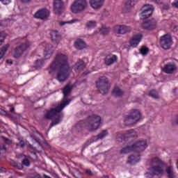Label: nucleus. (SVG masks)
I'll list each match as a JSON object with an SVG mask.
<instances>
[{
    "mask_svg": "<svg viewBox=\"0 0 178 178\" xmlns=\"http://www.w3.org/2000/svg\"><path fill=\"white\" fill-rule=\"evenodd\" d=\"M74 46L79 51H81V49L87 48V44H86V42H84L83 39H77L74 42Z\"/></svg>",
    "mask_w": 178,
    "mask_h": 178,
    "instance_id": "obj_22",
    "label": "nucleus"
},
{
    "mask_svg": "<svg viewBox=\"0 0 178 178\" xmlns=\"http://www.w3.org/2000/svg\"><path fill=\"white\" fill-rule=\"evenodd\" d=\"M90 72H83V76L84 77V76H87V74H89Z\"/></svg>",
    "mask_w": 178,
    "mask_h": 178,
    "instance_id": "obj_55",
    "label": "nucleus"
},
{
    "mask_svg": "<svg viewBox=\"0 0 178 178\" xmlns=\"http://www.w3.org/2000/svg\"><path fill=\"white\" fill-rule=\"evenodd\" d=\"M55 70H58L56 79L60 83H63L69 79L70 73L73 72V68L69 64L67 55L62 53L56 54L54 60L47 68L49 74H52Z\"/></svg>",
    "mask_w": 178,
    "mask_h": 178,
    "instance_id": "obj_1",
    "label": "nucleus"
},
{
    "mask_svg": "<svg viewBox=\"0 0 178 178\" xmlns=\"http://www.w3.org/2000/svg\"><path fill=\"white\" fill-rule=\"evenodd\" d=\"M5 38H6V33H5V32H0V45L3 44Z\"/></svg>",
    "mask_w": 178,
    "mask_h": 178,
    "instance_id": "obj_38",
    "label": "nucleus"
},
{
    "mask_svg": "<svg viewBox=\"0 0 178 178\" xmlns=\"http://www.w3.org/2000/svg\"><path fill=\"white\" fill-rule=\"evenodd\" d=\"M177 70V67L176 66V64L173 63H169L164 65L162 71L163 73H166V74H173Z\"/></svg>",
    "mask_w": 178,
    "mask_h": 178,
    "instance_id": "obj_17",
    "label": "nucleus"
},
{
    "mask_svg": "<svg viewBox=\"0 0 178 178\" xmlns=\"http://www.w3.org/2000/svg\"><path fill=\"white\" fill-rule=\"evenodd\" d=\"M3 5H8V3H10V0H0Z\"/></svg>",
    "mask_w": 178,
    "mask_h": 178,
    "instance_id": "obj_44",
    "label": "nucleus"
},
{
    "mask_svg": "<svg viewBox=\"0 0 178 178\" xmlns=\"http://www.w3.org/2000/svg\"><path fill=\"white\" fill-rule=\"evenodd\" d=\"M97 87L102 95H106L107 92L111 90V83H109V80L108 78L105 76H101L99 79V81L97 82Z\"/></svg>",
    "mask_w": 178,
    "mask_h": 178,
    "instance_id": "obj_7",
    "label": "nucleus"
},
{
    "mask_svg": "<svg viewBox=\"0 0 178 178\" xmlns=\"http://www.w3.org/2000/svg\"><path fill=\"white\" fill-rule=\"evenodd\" d=\"M97 26V22L95 21H89L86 24V27L88 29H94V27Z\"/></svg>",
    "mask_w": 178,
    "mask_h": 178,
    "instance_id": "obj_35",
    "label": "nucleus"
},
{
    "mask_svg": "<svg viewBox=\"0 0 178 178\" xmlns=\"http://www.w3.org/2000/svg\"><path fill=\"white\" fill-rule=\"evenodd\" d=\"M86 67V63L83 60H79L74 65V70L76 73H80L82 70H84Z\"/></svg>",
    "mask_w": 178,
    "mask_h": 178,
    "instance_id": "obj_21",
    "label": "nucleus"
},
{
    "mask_svg": "<svg viewBox=\"0 0 178 178\" xmlns=\"http://www.w3.org/2000/svg\"><path fill=\"white\" fill-rule=\"evenodd\" d=\"M171 5L173 6V8L178 9V0H175V1L171 3Z\"/></svg>",
    "mask_w": 178,
    "mask_h": 178,
    "instance_id": "obj_42",
    "label": "nucleus"
},
{
    "mask_svg": "<svg viewBox=\"0 0 178 178\" xmlns=\"http://www.w3.org/2000/svg\"><path fill=\"white\" fill-rule=\"evenodd\" d=\"M10 112H11V113H15V108L11 107L10 110Z\"/></svg>",
    "mask_w": 178,
    "mask_h": 178,
    "instance_id": "obj_54",
    "label": "nucleus"
},
{
    "mask_svg": "<svg viewBox=\"0 0 178 178\" xmlns=\"http://www.w3.org/2000/svg\"><path fill=\"white\" fill-rule=\"evenodd\" d=\"M116 62H118V56L116 55L108 54L104 58V63L106 66H111Z\"/></svg>",
    "mask_w": 178,
    "mask_h": 178,
    "instance_id": "obj_19",
    "label": "nucleus"
},
{
    "mask_svg": "<svg viewBox=\"0 0 178 178\" xmlns=\"http://www.w3.org/2000/svg\"><path fill=\"white\" fill-rule=\"evenodd\" d=\"M89 3L93 9H101L105 3V0H89Z\"/></svg>",
    "mask_w": 178,
    "mask_h": 178,
    "instance_id": "obj_20",
    "label": "nucleus"
},
{
    "mask_svg": "<svg viewBox=\"0 0 178 178\" xmlns=\"http://www.w3.org/2000/svg\"><path fill=\"white\" fill-rule=\"evenodd\" d=\"M101 126V117L97 115H89L85 121L79 122L75 127L80 131L83 127H85L88 131H95Z\"/></svg>",
    "mask_w": 178,
    "mask_h": 178,
    "instance_id": "obj_3",
    "label": "nucleus"
},
{
    "mask_svg": "<svg viewBox=\"0 0 178 178\" xmlns=\"http://www.w3.org/2000/svg\"><path fill=\"white\" fill-rule=\"evenodd\" d=\"M160 165H163L165 163L159 159V157H154L150 160V166H152L149 169V172L147 175L151 176V177H154L156 176L157 177H162L163 176V168L159 166Z\"/></svg>",
    "mask_w": 178,
    "mask_h": 178,
    "instance_id": "obj_4",
    "label": "nucleus"
},
{
    "mask_svg": "<svg viewBox=\"0 0 178 178\" xmlns=\"http://www.w3.org/2000/svg\"><path fill=\"white\" fill-rule=\"evenodd\" d=\"M49 11L47 8H42L38 10L35 14L36 19H40L41 20H45L49 17Z\"/></svg>",
    "mask_w": 178,
    "mask_h": 178,
    "instance_id": "obj_15",
    "label": "nucleus"
},
{
    "mask_svg": "<svg viewBox=\"0 0 178 178\" xmlns=\"http://www.w3.org/2000/svg\"><path fill=\"white\" fill-rule=\"evenodd\" d=\"M165 172L168 178L175 177V168L172 166L166 167Z\"/></svg>",
    "mask_w": 178,
    "mask_h": 178,
    "instance_id": "obj_27",
    "label": "nucleus"
},
{
    "mask_svg": "<svg viewBox=\"0 0 178 178\" xmlns=\"http://www.w3.org/2000/svg\"><path fill=\"white\" fill-rule=\"evenodd\" d=\"M142 29L148 30L149 31H154L158 29V21L154 18L145 21L141 24Z\"/></svg>",
    "mask_w": 178,
    "mask_h": 178,
    "instance_id": "obj_11",
    "label": "nucleus"
},
{
    "mask_svg": "<svg viewBox=\"0 0 178 178\" xmlns=\"http://www.w3.org/2000/svg\"><path fill=\"white\" fill-rule=\"evenodd\" d=\"M53 3L54 13L60 16L65 11V3L62 0H54Z\"/></svg>",
    "mask_w": 178,
    "mask_h": 178,
    "instance_id": "obj_13",
    "label": "nucleus"
},
{
    "mask_svg": "<svg viewBox=\"0 0 178 178\" xmlns=\"http://www.w3.org/2000/svg\"><path fill=\"white\" fill-rule=\"evenodd\" d=\"M132 31L133 28H131V26L124 24L116 25L113 27V31L115 33V34H122V35L131 33Z\"/></svg>",
    "mask_w": 178,
    "mask_h": 178,
    "instance_id": "obj_12",
    "label": "nucleus"
},
{
    "mask_svg": "<svg viewBox=\"0 0 178 178\" xmlns=\"http://www.w3.org/2000/svg\"><path fill=\"white\" fill-rule=\"evenodd\" d=\"M108 134V130H102L98 135L92 137L93 141H98V140H102L105 138Z\"/></svg>",
    "mask_w": 178,
    "mask_h": 178,
    "instance_id": "obj_23",
    "label": "nucleus"
},
{
    "mask_svg": "<svg viewBox=\"0 0 178 178\" xmlns=\"http://www.w3.org/2000/svg\"><path fill=\"white\" fill-rule=\"evenodd\" d=\"M172 30L173 33H177V31H178V26L172 27Z\"/></svg>",
    "mask_w": 178,
    "mask_h": 178,
    "instance_id": "obj_47",
    "label": "nucleus"
},
{
    "mask_svg": "<svg viewBox=\"0 0 178 178\" xmlns=\"http://www.w3.org/2000/svg\"><path fill=\"white\" fill-rule=\"evenodd\" d=\"M110 31H111V28L106 27V26H102L99 29V33L102 35H108V34H109Z\"/></svg>",
    "mask_w": 178,
    "mask_h": 178,
    "instance_id": "obj_30",
    "label": "nucleus"
},
{
    "mask_svg": "<svg viewBox=\"0 0 178 178\" xmlns=\"http://www.w3.org/2000/svg\"><path fill=\"white\" fill-rule=\"evenodd\" d=\"M42 66H44V60H36L35 67L36 69H41Z\"/></svg>",
    "mask_w": 178,
    "mask_h": 178,
    "instance_id": "obj_37",
    "label": "nucleus"
},
{
    "mask_svg": "<svg viewBox=\"0 0 178 178\" xmlns=\"http://www.w3.org/2000/svg\"><path fill=\"white\" fill-rule=\"evenodd\" d=\"M51 37L52 41H56V42L60 41V33H59L58 31H51Z\"/></svg>",
    "mask_w": 178,
    "mask_h": 178,
    "instance_id": "obj_25",
    "label": "nucleus"
},
{
    "mask_svg": "<svg viewBox=\"0 0 178 178\" xmlns=\"http://www.w3.org/2000/svg\"><path fill=\"white\" fill-rule=\"evenodd\" d=\"M76 22H77V19H72L69 22H60L59 24L60 26H65V24H72L73 23H76Z\"/></svg>",
    "mask_w": 178,
    "mask_h": 178,
    "instance_id": "obj_40",
    "label": "nucleus"
},
{
    "mask_svg": "<svg viewBox=\"0 0 178 178\" xmlns=\"http://www.w3.org/2000/svg\"><path fill=\"white\" fill-rule=\"evenodd\" d=\"M140 54L143 56L147 55L148 53L149 52V49L148 47L143 46L140 49Z\"/></svg>",
    "mask_w": 178,
    "mask_h": 178,
    "instance_id": "obj_36",
    "label": "nucleus"
},
{
    "mask_svg": "<svg viewBox=\"0 0 178 178\" xmlns=\"http://www.w3.org/2000/svg\"><path fill=\"white\" fill-rule=\"evenodd\" d=\"M0 115H6V112L2 108H0Z\"/></svg>",
    "mask_w": 178,
    "mask_h": 178,
    "instance_id": "obj_48",
    "label": "nucleus"
},
{
    "mask_svg": "<svg viewBox=\"0 0 178 178\" xmlns=\"http://www.w3.org/2000/svg\"><path fill=\"white\" fill-rule=\"evenodd\" d=\"M162 0H151L152 2H154L155 3H161Z\"/></svg>",
    "mask_w": 178,
    "mask_h": 178,
    "instance_id": "obj_50",
    "label": "nucleus"
},
{
    "mask_svg": "<svg viewBox=\"0 0 178 178\" xmlns=\"http://www.w3.org/2000/svg\"><path fill=\"white\" fill-rule=\"evenodd\" d=\"M140 161V155H131L128 157L127 163H130V165H136V163Z\"/></svg>",
    "mask_w": 178,
    "mask_h": 178,
    "instance_id": "obj_24",
    "label": "nucleus"
},
{
    "mask_svg": "<svg viewBox=\"0 0 178 178\" xmlns=\"http://www.w3.org/2000/svg\"><path fill=\"white\" fill-rule=\"evenodd\" d=\"M73 176L76 178H83V173L80 172L79 170H77Z\"/></svg>",
    "mask_w": 178,
    "mask_h": 178,
    "instance_id": "obj_41",
    "label": "nucleus"
},
{
    "mask_svg": "<svg viewBox=\"0 0 178 178\" xmlns=\"http://www.w3.org/2000/svg\"><path fill=\"white\" fill-rule=\"evenodd\" d=\"M3 139L4 140V141H6V143H7L8 144H10L12 142L10 141V140H9L8 138H5L3 137Z\"/></svg>",
    "mask_w": 178,
    "mask_h": 178,
    "instance_id": "obj_46",
    "label": "nucleus"
},
{
    "mask_svg": "<svg viewBox=\"0 0 178 178\" xmlns=\"http://www.w3.org/2000/svg\"><path fill=\"white\" fill-rule=\"evenodd\" d=\"M9 48H10V44L8 43L0 49V60L3 58V56H5V54L8 52V49H9Z\"/></svg>",
    "mask_w": 178,
    "mask_h": 178,
    "instance_id": "obj_28",
    "label": "nucleus"
},
{
    "mask_svg": "<svg viewBox=\"0 0 178 178\" xmlns=\"http://www.w3.org/2000/svg\"><path fill=\"white\" fill-rule=\"evenodd\" d=\"M12 165L14 167V168H16L17 169H19V170H23L24 168L23 167V165H22V163H17L15 161H13L11 163Z\"/></svg>",
    "mask_w": 178,
    "mask_h": 178,
    "instance_id": "obj_33",
    "label": "nucleus"
},
{
    "mask_svg": "<svg viewBox=\"0 0 178 178\" xmlns=\"http://www.w3.org/2000/svg\"><path fill=\"white\" fill-rule=\"evenodd\" d=\"M72 92V86L70 84H67L63 90V100L60 103V105L57 106L54 108H51L49 111H48L44 115V119H47V120H51V119H54L50 124L51 127H54V126H56V124H59L60 122H62V118H63V114L60 112L63 110V108L70 104V100H67V97H69V94Z\"/></svg>",
    "mask_w": 178,
    "mask_h": 178,
    "instance_id": "obj_2",
    "label": "nucleus"
},
{
    "mask_svg": "<svg viewBox=\"0 0 178 178\" xmlns=\"http://www.w3.org/2000/svg\"><path fill=\"white\" fill-rule=\"evenodd\" d=\"M143 12L141 13V16L143 17V19H147L149 17L154 13V6L149 4H145L142 8Z\"/></svg>",
    "mask_w": 178,
    "mask_h": 178,
    "instance_id": "obj_14",
    "label": "nucleus"
},
{
    "mask_svg": "<svg viewBox=\"0 0 178 178\" xmlns=\"http://www.w3.org/2000/svg\"><path fill=\"white\" fill-rule=\"evenodd\" d=\"M34 141H35L36 143H38V140H37V138H33Z\"/></svg>",
    "mask_w": 178,
    "mask_h": 178,
    "instance_id": "obj_57",
    "label": "nucleus"
},
{
    "mask_svg": "<svg viewBox=\"0 0 178 178\" xmlns=\"http://www.w3.org/2000/svg\"><path fill=\"white\" fill-rule=\"evenodd\" d=\"M130 151H133V149H131V146H127V147L122 148L120 151V154H129V152H130Z\"/></svg>",
    "mask_w": 178,
    "mask_h": 178,
    "instance_id": "obj_32",
    "label": "nucleus"
},
{
    "mask_svg": "<svg viewBox=\"0 0 178 178\" xmlns=\"http://www.w3.org/2000/svg\"><path fill=\"white\" fill-rule=\"evenodd\" d=\"M35 178H44L41 176V175L38 174V173H36L35 174Z\"/></svg>",
    "mask_w": 178,
    "mask_h": 178,
    "instance_id": "obj_51",
    "label": "nucleus"
},
{
    "mask_svg": "<svg viewBox=\"0 0 178 178\" xmlns=\"http://www.w3.org/2000/svg\"><path fill=\"white\" fill-rule=\"evenodd\" d=\"M141 119V113L138 110H132L131 113L124 117V125L131 126L138 123Z\"/></svg>",
    "mask_w": 178,
    "mask_h": 178,
    "instance_id": "obj_5",
    "label": "nucleus"
},
{
    "mask_svg": "<svg viewBox=\"0 0 178 178\" xmlns=\"http://www.w3.org/2000/svg\"><path fill=\"white\" fill-rule=\"evenodd\" d=\"M152 98H154V99H158L159 98V95H158V92H156L155 90H152L149 92V95Z\"/></svg>",
    "mask_w": 178,
    "mask_h": 178,
    "instance_id": "obj_34",
    "label": "nucleus"
},
{
    "mask_svg": "<svg viewBox=\"0 0 178 178\" xmlns=\"http://www.w3.org/2000/svg\"><path fill=\"white\" fill-rule=\"evenodd\" d=\"M142 39H143V34L138 33V34L134 35L129 40V45H131L132 48H137V47H138V44L141 42Z\"/></svg>",
    "mask_w": 178,
    "mask_h": 178,
    "instance_id": "obj_16",
    "label": "nucleus"
},
{
    "mask_svg": "<svg viewBox=\"0 0 178 178\" xmlns=\"http://www.w3.org/2000/svg\"><path fill=\"white\" fill-rule=\"evenodd\" d=\"M23 3H29V2H31V0H21Z\"/></svg>",
    "mask_w": 178,
    "mask_h": 178,
    "instance_id": "obj_52",
    "label": "nucleus"
},
{
    "mask_svg": "<svg viewBox=\"0 0 178 178\" xmlns=\"http://www.w3.org/2000/svg\"><path fill=\"white\" fill-rule=\"evenodd\" d=\"M173 44V39L169 34H165L160 38V45L163 49H170Z\"/></svg>",
    "mask_w": 178,
    "mask_h": 178,
    "instance_id": "obj_9",
    "label": "nucleus"
},
{
    "mask_svg": "<svg viewBox=\"0 0 178 178\" xmlns=\"http://www.w3.org/2000/svg\"><path fill=\"white\" fill-rule=\"evenodd\" d=\"M87 0H75L71 6L72 13H81L87 8Z\"/></svg>",
    "mask_w": 178,
    "mask_h": 178,
    "instance_id": "obj_8",
    "label": "nucleus"
},
{
    "mask_svg": "<svg viewBox=\"0 0 178 178\" xmlns=\"http://www.w3.org/2000/svg\"><path fill=\"white\" fill-rule=\"evenodd\" d=\"M6 63H10V65H13V62L10 60H6Z\"/></svg>",
    "mask_w": 178,
    "mask_h": 178,
    "instance_id": "obj_53",
    "label": "nucleus"
},
{
    "mask_svg": "<svg viewBox=\"0 0 178 178\" xmlns=\"http://www.w3.org/2000/svg\"><path fill=\"white\" fill-rule=\"evenodd\" d=\"M134 2H136V0H127L125 2V8L130 9V8L134 6Z\"/></svg>",
    "mask_w": 178,
    "mask_h": 178,
    "instance_id": "obj_31",
    "label": "nucleus"
},
{
    "mask_svg": "<svg viewBox=\"0 0 178 178\" xmlns=\"http://www.w3.org/2000/svg\"><path fill=\"white\" fill-rule=\"evenodd\" d=\"M31 46V43H30V42H26L24 43L20 44L12 50V56L15 59H19V58H22L26 51H27Z\"/></svg>",
    "mask_w": 178,
    "mask_h": 178,
    "instance_id": "obj_6",
    "label": "nucleus"
},
{
    "mask_svg": "<svg viewBox=\"0 0 178 178\" xmlns=\"http://www.w3.org/2000/svg\"><path fill=\"white\" fill-rule=\"evenodd\" d=\"M102 178H109V177L108 175H104Z\"/></svg>",
    "mask_w": 178,
    "mask_h": 178,
    "instance_id": "obj_56",
    "label": "nucleus"
},
{
    "mask_svg": "<svg viewBox=\"0 0 178 178\" xmlns=\"http://www.w3.org/2000/svg\"><path fill=\"white\" fill-rule=\"evenodd\" d=\"M172 124L174 126H178V117H176L172 120Z\"/></svg>",
    "mask_w": 178,
    "mask_h": 178,
    "instance_id": "obj_43",
    "label": "nucleus"
},
{
    "mask_svg": "<svg viewBox=\"0 0 178 178\" xmlns=\"http://www.w3.org/2000/svg\"><path fill=\"white\" fill-rule=\"evenodd\" d=\"M21 156H24V158H26V156L24 154H21Z\"/></svg>",
    "mask_w": 178,
    "mask_h": 178,
    "instance_id": "obj_58",
    "label": "nucleus"
},
{
    "mask_svg": "<svg viewBox=\"0 0 178 178\" xmlns=\"http://www.w3.org/2000/svg\"><path fill=\"white\" fill-rule=\"evenodd\" d=\"M19 145H20V147H22V148H23V147H24V145H25L24 141L21 140L19 142Z\"/></svg>",
    "mask_w": 178,
    "mask_h": 178,
    "instance_id": "obj_49",
    "label": "nucleus"
},
{
    "mask_svg": "<svg viewBox=\"0 0 178 178\" xmlns=\"http://www.w3.org/2000/svg\"><path fill=\"white\" fill-rule=\"evenodd\" d=\"M86 173L88 174V176H92V172L90 170H86Z\"/></svg>",
    "mask_w": 178,
    "mask_h": 178,
    "instance_id": "obj_45",
    "label": "nucleus"
},
{
    "mask_svg": "<svg viewBox=\"0 0 178 178\" xmlns=\"http://www.w3.org/2000/svg\"><path fill=\"white\" fill-rule=\"evenodd\" d=\"M112 94L115 98H119V97H122L123 94H124V92H123L119 87H115L113 90Z\"/></svg>",
    "mask_w": 178,
    "mask_h": 178,
    "instance_id": "obj_26",
    "label": "nucleus"
},
{
    "mask_svg": "<svg viewBox=\"0 0 178 178\" xmlns=\"http://www.w3.org/2000/svg\"><path fill=\"white\" fill-rule=\"evenodd\" d=\"M147 147L148 143H147V140L142 139L134 143L131 145V149L136 152H143V151H145V149H147Z\"/></svg>",
    "mask_w": 178,
    "mask_h": 178,
    "instance_id": "obj_10",
    "label": "nucleus"
},
{
    "mask_svg": "<svg viewBox=\"0 0 178 178\" xmlns=\"http://www.w3.org/2000/svg\"><path fill=\"white\" fill-rule=\"evenodd\" d=\"M138 136L137 132L134 131V129L128 130L125 133V137H127V138H133L134 137H138Z\"/></svg>",
    "mask_w": 178,
    "mask_h": 178,
    "instance_id": "obj_29",
    "label": "nucleus"
},
{
    "mask_svg": "<svg viewBox=\"0 0 178 178\" xmlns=\"http://www.w3.org/2000/svg\"><path fill=\"white\" fill-rule=\"evenodd\" d=\"M21 165H22V166H26L27 168H29L30 166V160H29V159L25 158L22 161V163Z\"/></svg>",
    "mask_w": 178,
    "mask_h": 178,
    "instance_id": "obj_39",
    "label": "nucleus"
},
{
    "mask_svg": "<svg viewBox=\"0 0 178 178\" xmlns=\"http://www.w3.org/2000/svg\"><path fill=\"white\" fill-rule=\"evenodd\" d=\"M54 46L51 44H47L43 53L45 59H49L54 55Z\"/></svg>",
    "mask_w": 178,
    "mask_h": 178,
    "instance_id": "obj_18",
    "label": "nucleus"
}]
</instances>
